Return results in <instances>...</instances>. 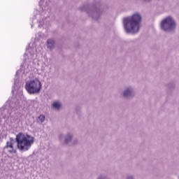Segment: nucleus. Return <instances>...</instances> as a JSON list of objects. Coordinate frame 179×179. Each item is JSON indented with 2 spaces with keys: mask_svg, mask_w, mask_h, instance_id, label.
I'll return each mask as SVG.
<instances>
[{
  "mask_svg": "<svg viewBox=\"0 0 179 179\" xmlns=\"http://www.w3.org/2000/svg\"><path fill=\"white\" fill-rule=\"evenodd\" d=\"M142 15L139 13H134L130 17L124 19V28L127 34H136L141 29Z\"/></svg>",
  "mask_w": 179,
  "mask_h": 179,
  "instance_id": "f257e3e1",
  "label": "nucleus"
},
{
  "mask_svg": "<svg viewBox=\"0 0 179 179\" xmlns=\"http://www.w3.org/2000/svg\"><path fill=\"white\" fill-rule=\"evenodd\" d=\"M15 142L20 152H29L34 145V137L27 134L19 133L16 135Z\"/></svg>",
  "mask_w": 179,
  "mask_h": 179,
  "instance_id": "f03ea898",
  "label": "nucleus"
},
{
  "mask_svg": "<svg viewBox=\"0 0 179 179\" xmlns=\"http://www.w3.org/2000/svg\"><path fill=\"white\" fill-rule=\"evenodd\" d=\"M99 6H100L99 1L92 4H83L78 8V10L80 12H86L88 16L94 20H99L101 17V13H103V11L99 8Z\"/></svg>",
  "mask_w": 179,
  "mask_h": 179,
  "instance_id": "7ed1b4c3",
  "label": "nucleus"
},
{
  "mask_svg": "<svg viewBox=\"0 0 179 179\" xmlns=\"http://www.w3.org/2000/svg\"><path fill=\"white\" fill-rule=\"evenodd\" d=\"M42 87L43 84H41V81L38 78L27 81L25 84V89L29 94H38L41 92Z\"/></svg>",
  "mask_w": 179,
  "mask_h": 179,
  "instance_id": "20e7f679",
  "label": "nucleus"
},
{
  "mask_svg": "<svg viewBox=\"0 0 179 179\" xmlns=\"http://www.w3.org/2000/svg\"><path fill=\"white\" fill-rule=\"evenodd\" d=\"M161 29L166 33H171L177 29V22L171 16L165 17L160 24Z\"/></svg>",
  "mask_w": 179,
  "mask_h": 179,
  "instance_id": "39448f33",
  "label": "nucleus"
},
{
  "mask_svg": "<svg viewBox=\"0 0 179 179\" xmlns=\"http://www.w3.org/2000/svg\"><path fill=\"white\" fill-rule=\"evenodd\" d=\"M122 97L128 100L135 97V89L132 86H128L124 88L122 93Z\"/></svg>",
  "mask_w": 179,
  "mask_h": 179,
  "instance_id": "423d86ee",
  "label": "nucleus"
},
{
  "mask_svg": "<svg viewBox=\"0 0 179 179\" xmlns=\"http://www.w3.org/2000/svg\"><path fill=\"white\" fill-rule=\"evenodd\" d=\"M4 152L10 153V155H13L16 153L17 149L15 147V141L10 138V141L6 142V145L3 148Z\"/></svg>",
  "mask_w": 179,
  "mask_h": 179,
  "instance_id": "0eeeda50",
  "label": "nucleus"
},
{
  "mask_svg": "<svg viewBox=\"0 0 179 179\" xmlns=\"http://www.w3.org/2000/svg\"><path fill=\"white\" fill-rule=\"evenodd\" d=\"M27 58L28 59H33L34 58V50L31 48L26 49V52L24 54L25 61H27Z\"/></svg>",
  "mask_w": 179,
  "mask_h": 179,
  "instance_id": "6e6552de",
  "label": "nucleus"
},
{
  "mask_svg": "<svg viewBox=\"0 0 179 179\" xmlns=\"http://www.w3.org/2000/svg\"><path fill=\"white\" fill-rule=\"evenodd\" d=\"M46 47L50 51H52L54 47H55V41L54 39H48Z\"/></svg>",
  "mask_w": 179,
  "mask_h": 179,
  "instance_id": "1a4fd4ad",
  "label": "nucleus"
},
{
  "mask_svg": "<svg viewBox=\"0 0 179 179\" xmlns=\"http://www.w3.org/2000/svg\"><path fill=\"white\" fill-rule=\"evenodd\" d=\"M52 107L54 108V110H57V111H59V110L62 108V103L59 101H54L52 103Z\"/></svg>",
  "mask_w": 179,
  "mask_h": 179,
  "instance_id": "9d476101",
  "label": "nucleus"
},
{
  "mask_svg": "<svg viewBox=\"0 0 179 179\" xmlns=\"http://www.w3.org/2000/svg\"><path fill=\"white\" fill-rule=\"evenodd\" d=\"M7 106L9 105V107L10 109H12L13 111H16L17 108H19V103L17 102L15 103H10V101H8L6 102Z\"/></svg>",
  "mask_w": 179,
  "mask_h": 179,
  "instance_id": "9b49d317",
  "label": "nucleus"
},
{
  "mask_svg": "<svg viewBox=\"0 0 179 179\" xmlns=\"http://www.w3.org/2000/svg\"><path fill=\"white\" fill-rule=\"evenodd\" d=\"M72 139H73V135L71 133H67L65 136L64 143H69V142H71Z\"/></svg>",
  "mask_w": 179,
  "mask_h": 179,
  "instance_id": "f8f14e48",
  "label": "nucleus"
},
{
  "mask_svg": "<svg viewBox=\"0 0 179 179\" xmlns=\"http://www.w3.org/2000/svg\"><path fill=\"white\" fill-rule=\"evenodd\" d=\"M45 121V115H40L38 118L36 119V122L41 125L43 122Z\"/></svg>",
  "mask_w": 179,
  "mask_h": 179,
  "instance_id": "ddd939ff",
  "label": "nucleus"
},
{
  "mask_svg": "<svg viewBox=\"0 0 179 179\" xmlns=\"http://www.w3.org/2000/svg\"><path fill=\"white\" fill-rule=\"evenodd\" d=\"M17 73H19V71L16 72L15 77L14 78V88H17V85H19V79L17 78Z\"/></svg>",
  "mask_w": 179,
  "mask_h": 179,
  "instance_id": "4468645a",
  "label": "nucleus"
},
{
  "mask_svg": "<svg viewBox=\"0 0 179 179\" xmlns=\"http://www.w3.org/2000/svg\"><path fill=\"white\" fill-rule=\"evenodd\" d=\"M96 179H108V178L107 177V175L106 174H101L99 175Z\"/></svg>",
  "mask_w": 179,
  "mask_h": 179,
  "instance_id": "2eb2a0df",
  "label": "nucleus"
},
{
  "mask_svg": "<svg viewBox=\"0 0 179 179\" xmlns=\"http://www.w3.org/2000/svg\"><path fill=\"white\" fill-rule=\"evenodd\" d=\"M44 26V21H39L38 27H43Z\"/></svg>",
  "mask_w": 179,
  "mask_h": 179,
  "instance_id": "dca6fc26",
  "label": "nucleus"
},
{
  "mask_svg": "<svg viewBox=\"0 0 179 179\" xmlns=\"http://www.w3.org/2000/svg\"><path fill=\"white\" fill-rule=\"evenodd\" d=\"M59 139H60V141H62V139H64V134H60L59 135Z\"/></svg>",
  "mask_w": 179,
  "mask_h": 179,
  "instance_id": "f3484780",
  "label": "nucleus"
},
{
  "mask_svg": "<svg viewBox=\"0 0 179 179\" xmlns=\"http://www.w3.org/2000/svg\"><path fill=\"white\" fill-rule=\"evenodd\" d=\"M43 10H48V7H45V8H43Z\"/></svg>",
  "mask_w": 179,
  "mask_h": 179,
  "instance_id": "a211bd4d",
  "label": "nucleus"
},
{
  "mask_svg": "<svg viewBox=\"0 0 179 179\" xmlns=\"http://www.w3.org/2000/svg\"><path fill=\"white\" fill-rule=\"evenodd\" d=\"M46 6H48V3H47V1H46Z\"/></svg>",
  "mask_w": 179,
  "mask_h": 179,
  "instance_id": "6ab92c4d",
  "label": "nucleus"
},
{
  "mask_svg": "<svg viewBox=\"0 0 179 179\" xmlns=\"http://www.w3.org/2000/svg\"><path fill=\"white\" fill-rule=\"evenodd\" d=\"M31 27L33 28V24L31 25Z\"/></svg>",
  "mask_w": 179,
  "mask_h": 179,
  "instance_id": "aec40b11",
  "label": "nucleus"
},
{
  "mask_svg": "<svg viewBox=\"0 0 179 179\" xmlns=\"http://www.w3.org/2000/svg\"><path fill=\"white\" fill-rule=\"evenodd\" d=\"M0 139H1V131H0Z\"/></svg>",
  "mask_w": 179,
  "mask_h": 179,
  "instance_id": "412c9836",
  "label": "nucleus"
},
{
  "mask_svg": "<svg viewBox=\"0 0 179 179\" xmlns=\"http://www.w3.org/2000/svg\"><path fill=\"white\" fill-rule=\"evenodd\" d=\"M41 2H43V0H41Z\"/></svg>",
  "mask_w": 179,
  "mask_h": 179,
  "instance_id": "4be33fe9",
  "label": "nucleus"
}]
</instances>
